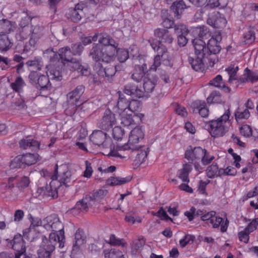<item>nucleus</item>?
I'll use <instances>...</instances> for the list:
<instances>
[{
    "mask_svg": "<svg viewBox=\"0 0 258 258\" xmlns=\"http://www.w3.org/2000/svg\"><path fill=\"white\" fill-rule=\"evenodd\" d=\"M250 113L247 109H242L239 107L235 112V117L237 120L242 119H247Z\"/></svg>",
    "mask_w": 258,
    "mask_h": 258,
    "instance_id": "3c124183",
    "label": "nucleus"
},
{
    "mask_svg": "<svg viewBox=\"0 0 258 258\" xmlns=\"http://www.w3.org/2000/svg\"><path fill=\"white\" fill-rule=\"evenodd\" d=\"M186 8V5L182 0H179L177 2H174L171 6V10L174 13L175 17L177 19L179 18V16L182 11Z\"/></svg>",
    "mask_w": 258,
    "mask_h": 258,
    "instance_id": "e433bc0d",
    "label": "nucleus"
},
{
    "mask_svg": "<svg viewBox=\"0 0 258 258\" xmlns=\"http://www.w3.org/2000/svg\"><path fill=\"white\" fill-rule=\"evenodd\" d=\"M124 135V131L119 126H115L112 129V135L115 140L121 139Z\"/></svg>",
    "mask_w": 258,
    "mask_h": 258,
    "instance_id": "338daca9",
    "label": "nucleus"
},
{
    "mask_svg": "<svg viewBox=\"0 0 258 258\" xmlns=\"http://www.w3.org/2000/svg\"><path fill=\"white\" fill-rule=\"evenodd\" d=\"M118 99L115 106L113 108L115 112L119 113V112H125L127 111L129 101L125 97L123 94L120 91L117 92Z\"/></svg>",
    "mask_w": 258,
    "mask_h": 258,
    "instance_id": "b1692460",
    "label": "nucleus"
},
{
    "mask_svg": "<svg viewBox=\"0 0 258 258\" xmlns=\"http://www.w3.org/2000/svg\"><path fill=\"white\" fill-rule=\"evenodd\" d=\"M52 181L49 185L45 186L38 187L36 194L37 196H41L43 198H51L52 199L56 198L58 196L57 187L55 186L56 182H57V176L56 174L51 176Z\"/></svg>",
    "mask_w": 258,
    "mask_h": 258,
    "instance_id": "9d476101",
    "label": "nucleus"
},
{
    "mask_svg": "<svg viewBox=\"0 0 258 258\" xmlns=\"http://www.w3.org/2000/svg\"><path fill=\"white\" fill-rule=\"evenodd\" d=\"M154 35L159 39L151 37L148 42L153 49L156 52L157 54L154 56L153 64L150 69L156 71L162 62L165 65L170 64V57L169 56L166 47L162 43L171 44L173 41V38L169 31L164 28H157L154 30Z\"/></svg>",
    "mask_w": 258,
    "mask_h": 258,
    "instance_id": "f257e3e1",
    "label": "nucleus"
},
{
    "mask_svg": "<svg viewBox=\"0 0 258 258\" xmlns=\"http://www.w3.org/2000/svg\"><path fill=\"white\" fill-rule=\"evenodd\" d=\"M244 42L245 44L251 43L255 39V34L252 30H249L243 35Z\"/></svg>",
    "mask_w": 258,
    "mask_h": 258,
    "instance_id": "0e129e2a",
    "label": "nucleus"
},
{
    "mask_svg": "<svg viewBox=\"0 0 258 258\" xmlns=\"http://www.w3.org/2000/svg\"><path fill=\"white\" fill-rule=\"evenodd\" d=\"M11 169L18 168H25V165L23 161L22 155H18L11 162L10 165Z\"/></svg>",
    "mask_w": 258,
    "mask_h": 258,
    "instance_id": "6e6d98bb",
    "label": "nucleus"
},
{
    "mask_svg": "<svg viewBox=\"0 0 258 258\" xmlns=\"http://www.w3.org/2000/svg\"><path fill=\"white\" fill-rule=\"evenodd\" d=\"M56 235L50 234L49 239L42 236V241L37 251L38 258H50L51 253L54 250L56 243Z\"/></svg>",
    "mask_w": 258,
    "mask_h": 258,
    "instance_id": "423d86ee",
    "label": "nucleus"
},
{
    "mask_svg": "<svg viewBox=\"0 0 258 258\" xmlns=\"http://www.w3.org/2000/svg\"><path fill=\"white\" fill-rule=\"evenodd\" d=\"M124 93L133 97L142 98L144 96V92L137 85L129 83L124 86L123 89Z\"/></svg>",
    "mask_w": 258,
    "mask_h": 258,
    "instance_id": "6ab92c4d",
    "label": "nucleus"
},
{
    "mask_svg": "<svg viewBox=\"0 0 258 258\" xmlns=\"http://www.w3.org/2000/svg\"><path fill=\"white\" fill-rule=\"evenodd\" d=\"M50 79L56 81H60L62 79L61 73L59 70L55 69H51L49 71Z\"/></svg>",
    "mask_w": 258,
    "mask_h": 258,
    "instance_id": "69168bd1",
    "label": "nucleus"
},
{
    "mask_svg": "<svg viewBox=\"0 0 258 258\" xmlns=\"http://www.w3.org/2000/svg\"><path fill=\"white\" fill-rule=\"evenodd\" d=\"M116 122L115 115L110 110H106L101 119L98 122L97 125L102 130L108 131L113 127Z\"/></svg>",
    "mask_w": 258,
    "mask_h": 258,
    "instance_id": "ddd939ff",
    "label": "nucleus"
},
{
    "mask_svg": "<svg viewBox=\"0 0 258 258\" xmlns=\"http://www.w3.org/2000/svg\"><path fill=\"white\" fill-rule=\"evenodd\" d=\"M108 194V190L104 189H100L95 191H93L88 195L90 197L91 201H92L93 204L94 205L96 201L103 199Z\"/></svg>",
    "mask_w": 258,
    "mask_h": 258,
    "instance_id": "ea45409f",
    "label": "nucleus"
},
{
    "mask_svg": "<svg viewBox=\"0 0 258 258\" xmlns=\"http://www.w3.org/2000/svg\"><path fill=\"white\" fill-rule=\"evenodd\" d=\"M106 51L100 44L94 43L89 53V56L96 62L102 61L106 63H111L115 59L114 56V48L107 47Z\"/></svg>",
    "mask_w": 258,
    "mask_h": 258,
    "instance_id": "7ed1b4c3",
    "label": "nucleus"
},
{
    "mask_svg": "<svg viewBox=\"0 0 258 258\" xmlns=\"http://www.w3.org/2000/svg\"><path fill=\"white\" fill-rule=\"evenodd\" d=\"M15 179V177H11L9 178L8 182L3 183L1 185V189L2 192H8L10 193L12 189L14 187V181Z\"/></svg>",
    "mask_w": 258,
    "mask_h": 258,
    "instance_id": "09e8293b",
    "label": "nucleus"
},
{
    "mask_svg": "<svg viewBox=\"0 0 258 258\" xmlns=\"http://www.w3.org/2000/svg\"><path fill=\"white\" fill-rule=\"evenodd\" d=\"M195 238V236L193 235L186 234L179 240V244L181 247H184L187 244L192 243Z\"/></svg>",
    "mask_w": 258,
    "mask_h": 258,
    "instance_id": "bf43d9fd",
    "label": "nucleus"
},
{
    "mask_svg": "<svg viewBox=\"0 0 258 258\" xmlns=\"http://www.w3.org/2000/svg\"><path fill=\"white\" fill-rule=\"evenodd\" d=\"M156 85V81L155 79L145 78L144 81L143 87L144 93H149L152 92Z\"/></svg>",
    "mask_w": 258,
    "mask_h": 258,
    "instance_id": "49530a36",
    "label": "nucleus"
},
{
    "mask_svg": "<svg viewBox=\"0 0 258 258\" xmlns=\"http://www.w3.org/2000/svg\"><path fill=\"white\" fill-rule=\"evenodd\" d=\"M207 59L206 57L196 55L195 58L189 57L188 62L195 71L203 72L205 70V64H209V61H206Z\"/></svg>",
    "mask_w": 258,
    "mask_h": 258,
    "instance_id": "4be33fe9",
    "label": "nucleus"
},
{
    "mask_svg": "<svg viewBox=\"0 0 258 258\" xmlns=\"http://www.w3.org/2000/svg\"><path fill=\"white\" fill-rule=\"evenodd\" d=\"M44 228L47 231H51L50 234H54L56 243L59 242V247L64 239L63 226L58 217L56 215H51L44 219ZM63 246H62V247Z\"/></svg>",
    "mask_w": 258,
    "mask_h": 258,
    "instance_id": "f03ea898",
    "label": "nucleus"
},
{
    "mask_svg": "<svg viewBox=\"0 0 258 258\" xmlns=\"http://www.w3.org/2000/svg\"><path fill=\"white\" fill-rule=\"evenodd\" d=\"M84 91V86L83 85H79L67 94V100L68 103L71 105V110L70 111H69V108L66 109L67 114L72 115L75 113L77 110V106L81 104L80 101V99Z\"/></svg>",
    "mask_w": 258,
    "mask_h": 258,
    "instance_id": "0eeeda50",
    "label": "nucleus"
},
{
    "mask_svg": "<svg viewBox=\"0 0 258 258\" xmlns=\"http://www.w3.org/2000/svg\"><path fill=\"white\" fill-rule=\"evenodd\" d=\"M71 51L73 55H80L84 49V46L81 42L73 44Z\"/></svg>",
    "mask_w": 258,
    "mask_h": 258,
    "instance_id": "052dcab7",
    "label": "nucleus"
},
{
    "mask_svg": "<svg viewBox=\"0 0 258 258\" xmlns=\"http://www.w3.org/2000/svg\"><path fill=\"white\" fill-rule=\"evenodd\" d=\"M120 123L124 126L140 124L144 117V114H128L127 111L119 112Z\"/></svg>",
    "mask_w": 258,
    "mask_h": 258,
    "instance_id": "f8f14e48",
    "label": "nucleus"
},
{
    "mask_svg": "<svg viewBox=\"0 0 258 258\" xmlns=\"http://www.w3.org/2000/svg\"><path fill=\"white\" fill-rule=\"evenodd\" d=\"M131 179L129 176L125 177H111L107 180L106 183L111 186L120 185L129 182Z\"/></svg>",
    "mask_w": 258,
    "mask_h": 258,
    "instance_id": "c9c22d12",
    "label": "nucleus"
},
{
    "mask_svg": "<svg viewBox=\"0 0 258 258\" xmlns=\"http://www.w3.org/2000/svg\"><path fill=\"white\" fill-rule=\"evenodd\" d=\"M238 70V67L235 65H231L225 69V72L227 73L229 76L228 82L229 83H233L234 81H237L238 84L240 83L239 82L240 77H238L237 75Z\"/></svg>",
    "mask_w": 258,
    "mask_h": 258,
    "instance_id": "c756f323",
    "label": "nucleus"
},
{
    "mask_svg": "<svg viewBox=\"0 0 258 258\" xmlns=\"http://www.w3.org/2000/svg\"><path fill=\"white\" fill-rule=\"evenodd\" d=\"M100 62L101 61L95 62L93 67V69L98 76L101 77H104L105 75V68H104L103 67Z\"/></svg>",
    "mask_w": 258,
    "mask_h": 258,
    "instance_id": "e2e57ef3",
    "label": "nucleus"
},
{
    "mask_svg": "<svg viewBox=\"0 0 258 258\" xmlns=\"http://www.w3.org/2000/svg\"><path fill=\"white\" fill-rule=\"evenodd\" d=\"M25 167L35 164L37 162V156L34 154L28 153L22 155Z\"/></svg>",
    "mask_w": 258,
    "mask_h": 258,
    "instance_id": "de8ad7c7",
    "label": "nucleus"
},
{
    "mask_svg": "<svg viewBox=\"0 0 258 258\" xmlns=\"http://www.w3.org/2000/svg\"><path fill=\"white\" fill-rule=\"evenodd\" d=\"M72 181L71 172L70 171L67 170L59 176V180L56 182L58 186L64 185L66 186H68V183H70Z\"/></svg>",
    "mask_w": 258,
    "mask_h": 258,
    "instance_id": "a19ab883",
    "label": "nucleus"
},
{
    "mask_svg": "<svg viewBox=\"0 0 258 258\" xmlns=\"http://www.w3.org/2000/svg\"><path fill=\"white\" fill-rule=\"evenodd\" d=\"M46 53L50 54V60L54 61L59 55L60 59L63 64L73 58V54L71 48L69 46H64L58 50L57 53L52 50V49H47Z\"/></svg>",
    "mask_w": 258,
    "mask_h": 258,
    "instance_id": "9b49d317",
    "label": "nucleus"
},
{
    "mask_svg": "<svg viewBox=\"0 0 258 258\" xmlns=\"http://www.w3.org/2000/svg\"><path fill=\"white\" fill-rule=\"evenodd\" d=\"M43 28L39 26H35L34 27L31 26L30 39L29 41L30 47L26 45L24 48V51L28 52L32 48H34L39 40L42 36Z\"/></svg>",
    "mask_w": 258,
    "mask_h": 258,
    "instance_id": "4468645a",
    "label": "nucleus"
},
{
    "mask_svg": "<svg viewBox=\"0 0 258 258\" xmlns=\"http://www.w3.org/2000/svg\"><path fill=\"white\" fill-rule=\"evenodd\" d=\"M196 56L207 58V49L206 43L201 39L196 38L192 41Z\"/></svg>",
    "mask_w": 258,
    "mask_h": 258,
    "instance_id": "5701e85b",
    "label": "nucleus"
},
{
    "mask_svg": "<svg viewBox=\"0 0 258 258\" xmlns=\"http://www.w3.org/2000/svg\"><path fill=\"white\" fill-rule=\"evenodd\" d=\"M141 102L137 100L132 99L129 101L128 107L127 110L130 111L132 113L135 114H142L139 113V111L141 109Z\"/></svg>",
    "mask_w": 258,
    "mask_h": 258,
    "instance_id": "a18cd8bd",
    "label": "nucleus"
},
{
    "mask_svg": "<svg viewBox=\"0 0 258 258\" xmlns=\"http://www.w3.org/2000/svg\"><path fill=\"white\" fill-rule=\"evenodd\" d=\"M12 248L18 252L15 254L16 258H20V256L25 251V242L12 244Z\"/></svg>",
    "mask_w": 258,
    "mask_h": 258,
    "instance_id": "864d4df0",
    "label": "nucleus"
},
{
    "mask_svg": "<svg viewBox=\"0 0 258 258\" xmlns=\"http://www.w3.org/2000/svg\"><path fill=\"white\" fill-rule=\"evenodd\" d=\"M11 42L8 36L6 34L0 35V51H6L12 46Z\"/></svg>",
    "mask_w": 258,
    "mask_h": 258,
    "instance_id": "37998d69",
    "label": "nucleus"
},
{
    "mask_svg": "<svg viewBox=\"0 0 258 258\" xmlns=\"http://www.w3.org/2000/svg\"><path fill=\"white\" fill-rule=\"evenodd\" d=\"M19 145L20 148L23 149L36 150L39 147V143L33 139L26 137L20 141Z\"/></svg>",
    "mask_w": 258,
    "mask_h": 258,
    "instance_id": "cd10ccee",
    "label": "nucleus"
},
{
    "mask_svg": "<svg viewBox=\"0 0 258 258\" xmlns=\"http://www.w3.org/2000/svg\"><path fill=\"white\" fill-rule=\"evenodd\" d=\"M26 105L24 99L19 95L14 98L12 102L11 108L13 110H20L25 109Z\"/></svg>",
    "mask_w": 258,
    "mask_h": 258,
    "instance_id": "4c0bfd02",
    "label": "nucleus"
},
{
    "mask_svg": "<svg viewBox=\"0 0 258 258\" xmlns=\"http://www.w3.org/2000/svg\"><path fill=\"white\" fill-rule=\"evenodd\" d=\"M84 8L83 4H78L74 8L69 9V12L66 14L68 18L74 22H79L84 15Z\"/></svg>",
    "mask_w": 258,
    "mask_h": 258,
    "instance_id": "aec40b11",
    "label": "nucleus"
},
{
    "mask_svg": "<svg viewBox=\"0 0 258 258\" xmlns=\"http://www.w3.org/2000/svg\"><path fill=\"white\" fill-rule=\"evenodd\" d=\"M16 23L6 19L0 20V34H6L14 31Z\"/></svg>",
    "mask_w": 258,
    "mask_h": 258,
    "instance_id": "2f4dec72",
    "label": "nucleus"
},
{
    "mask_svg": "<svg viewBox=\"0 0 258 258\" xmlns=\"http://www.w3.org/2000/svg\"><path fill=\"white\" fill-rule=\"evenodd\" d=\"M115 53H117L118 60L120 62H124L129 57L128 51L125 49H118V50L116 49Z\"/></svg>",
    "mask_w": 258,
    "mask_h": 258,
    "instance_id": "13d9d810",
    "label": "nucleus"
},
{
    "mask_svg": "<svg viewBox=\"0 0 258 258\" xmlns=\"http://www.w3.org/2000/svg\"><path fill=\"white\" fill-rule=\"evenodd\" d=\"M207 22L214 28H220L225 26L227 21L223 15L216 12L209 15Z\"/></svg>",
    "mask_w": 258,
    "mask_h": 258,
    "instance_id": "2eb2a0df",
    "label": "nucleus"
},
{
    "mask_svg": "<svg viewBox=\"0 0 258 258\" xmlns=\"http://www.w3.org/2000/svg\"><path fill=\"white\" fill-rule=\"evenodd\" d=\"M99 44H100L102 48L108 51L106 49L107 47L114 48V56L115 57L116 49L118 47V43L108 35H100L98 39Z\"/></svg>",
    "mask_w": 258,
    "mask_h": 258,
    "instance_id": "412c9836",
    "label": "nucleus"
},
{
    "mask_svg": "<svg viewBox=\"0 0 258 258\" xmlns=\"http://www.w3.org/2000/svg\"><path fill=\"white\" fill-rule=\"evenodd\" d=\"M211 224H212L213 227L214 228H219L221 226V231L222 232H226L229 224V221L227 219L223 221L222 218L218 216H214V218L211 219Z\"/></svg>",
    "mask_w": 258,
    "mask_h": 258,
    "instance_id": "7c9ffc66",
    "label": "nucleus"
},
{
    "mask_svg": "<svg viewBox=\"0 0 258 258\" xmlns=\"http://www.w3.org/2000/svg\"><path fill=\"white\" fill-rule=\"evenodd\" d=\"M199 39H208L211 36L209 29L206 26H201L197 28Z\"/></svg>",
    "mask_w": 258,
    "mask_h": 258,
    "instance_id": "603ef678",
    "label": "nucleus"
},
{
    "mask_svg": "<svg viewBox=\"0 0 258 258\" xmlns=\"http://www.w3.org/2000/svg\"><path fill=\"white\" fill-rule=\"evenodd\" d=\"M187 149L185 153V158L189 163H194L195 161H200L205 149L201 147H195L193 149Z\"/></svg>",
    "mask_w": 258,
    "mask_h": 258,
    "instance_id": "dca6fc26",
    "label": "nucleus"
},
{
    "mask_svg": "<svg viewBox=\"0 0 258 258\" xmlns=\"http://www.w3.org/2000/svg\"><path fill=\"white\" fill-rule=\"evenodd\" d=\"M209 84L216 87L222 88L224 91L226 92H229L230 90L229 87L225 86L222 81V77L220 75H217L216 77L211 80Z\"/></svg>",
    "mask_w": 258,
    "mask_h": 258,
    "instance_id": "79ce46f5",
    "label": "nucleus"
},
{
    "mask_svg": "<svg viewBox=\"0 0 258 258\" xmlns=\"http://www.w3.org/2000/svg\"><path fill=\"white\" fill-rule=\"evenodd\" d=\"M207 101L209 104L221 103L222 102L221 95L218 92L213 91L207 98Z\"/></svg>",
    "mask_w": 258,
    "mask_h": 258,
    "instance_id": "5fc2aeb1",
    "label": "nucleus"
},
{
    "mask_svg": "<svg viewBox=\"0 0 258 258\" xmlns=\"http://www.w3.org/2000/svg\"><path fill=\"white\" fill-rule=\"evenodd\" d=\"M85 242V237L83 232L78 230L75 234V242L73 245L72 250L74 252L77 251L80 246Z\"/></svg>",
    "mask_w": 258,
    "mask_h": 258,
    "instance_id": "f704fd0d",
    "label": "nucleus"
},
{
    "mask_svg": "<svg viewBox=\"0 0 258 258\" xmlns=\"http://www.w3.org/2000/svg\"><path fill=\"white\" fill-rule=\"evenodd\" d=\"M222 40V36L218 34L215 35L208 41L207 44V59L209 61V65L213 67L214 64L218 61V58L216 54L219 53L221 50L219 45Z\"/></svg>",
    "mask_w": 258,
    "mask_h": 258,
    "instance_id": "39448f33",
    "label": "nucleus"
},
{
    "mask_svg": "<svg viewBox=\"0 0 258 258\" xmlns=\"http://www.w3.org/2000/svg\"><path fill=\"white\" fill-rule=\"evenodd\" d=\"M174 28L175 33L178 34V35L187 34L188 33V30L187 27L184 24H179L175 25Z\"/></svg>",
    "mask_w": 258,
    "mask_h": 258,
    "instance_id": "680f3d73",
    "label": "nucleus"
},
{
    "mask_svg": "<svg viewBox=\"0 0 258 258\" xmlns=\"http://www.w3.org/2000/svg\"><path fill=\"white\" fill-rule=\"evenodd\" d=\"M222 170L219 169L216 164H213L208 166L206 169L207 176L210 178H213L215 177L220 176L222 173Z\"/></svg>",
    "mask_w": 258,
    "mask_h": 258,
    "instance_id": "58836bf2",
    "label": "nucleus"
},
{
    "mask_svg": "<svg viewBox=\"0 0 258 258\" xmlns=\"http://www.w3.org/2000/svg\"><path fill=\"white\" fill-rule=\"evenodd\" d=\"M145 243V240L143 238L135 239L133 241V243L131 246L132 252L134 254H136L138 251L144 245Z\"/></svg>",
    "mask_w": 258,
    "mask_h": 258,
    "instance_id": "8fccbe9b",
    "label": "nucleus"
},
{
    "mask_svg": "<svg viewBox=\"0 0 258 258\" xmlns=\"http://www.w3.org/2000/svg\"><path fill=\"white\" fill-rule=\"evenodd\" d=\"M90 198V197L86 195L81 200L76 203L74 210L79 212H87L89 207L94 206L93 202L91 201Z\"/></svg>",
    "mask_w": 258,
    "mask_h": 258,
    "instance_id": "393cba45",
    "label": "nucleus"
},
{
    "mask_svg": "<svg viewBox=\"0 0 258 258\" xmlns=\"http://www.w3.org/2000/svg\"><path fill=\"white\" fill-rule=\"evenodd\" d=\"M240 133L242 136L249 137L252 136V129L249 125L244 124L240 127Z\"/></svg>",
    "mask_w": 258,
    "mask_h": 258,
    "instance_id": "774afa93",
    "label": "nucleus"
},
{
    "mask_svg": "<svg viewBox=\"0 0 258 258\" xmlns=\"http://www.w3.org/2000/svg\"><path fill=\"white\" fill-rule=\"evenodd\" d=\"M229 115L230 111L228 109L218 119L209 121L208 130L213 137H221L225 134L226 130L224 124L229 119Z\"/></svg>",
    "mask_w": 258,
    "mask_h": 258,
    "instance_id": "20e7f679",
    "label": "nucleus"
},
{
    "mask_svg": "<svg viewBox=\"0 0 258 258\" xmlns=\"http://www.w3.org/2000/svg\"><path fill=\"white\" fill-rule=\"evenodd\" d=\"M106 133L97 130L94 131L90 136V141L95 145L102 146L103 147H107Z\"/></svg>",
    "mask_w": 258,
    "mask_h": 258,
    "instance_id": "a211bd4d",
    "label": "nucleus"
},
{
    "mask_svg": "<svg viewBox=\"0 0 258 258\" xmlns=\"http://www.w3.org/2000/svg\"><path fill=\"white\" fill-rule=\"evenodd\" d=\"M192 106L194 112H198L203 117H206L209 115V109L204 101L197 100L193 102Z\"/></svg>",
    "mask_w": 258,
    "mask_h": 258,
    "instance_id": "a878e982",
    "label": "nucleus"
},
{
    "mask_svg": "<svg viewBox=\"0 0 258 258\" xmlns=\"http://www.w3.org/2000/svg\"><path fill=\"white\" fill-rule=\"evenodd\" d=\"M25 86V83L21 77H18L15 81L11 84V88L16 92H20Z\"/></svg>",
    "mask_w": 258,
    "mask_h": 258,
    "instance_id": "4d7b16f0",
    "label": "nucleus"
},
{
    "mask_svg": "<svg viewBox=\"0 0 258 258\" xmlns=\"http://www.w3.org/2000/svg\"><path fill=\"white\" fill-rule=\"evenodd\" d=\"M66 67L71 71H78L82 75L87 76L89 74L87 68H85L81 64V60L80 59L73 58L71 60L64 64Z\"/></svg>",
    "mask_w": 258,
    "mask_h": 258,
    "instance_id": "f3484780",
    "label": "nucleus"
},
{
    "mask_svg": "<svg viewBox=\"0 0 258 258\" xmlns=\"http://www.w3.org/2000/svg\"><path fill=\"white\" fill-rule=\"evenodd\" d=\"M26 64L30 69L40 71L43 66V62L41 57L35 56L33 59L28 60Z\"/></svg>",
    "mask_w": 258,
    "mask_h": 258,
    "instance_id": "72a5a7b5",
    "label": "nucleus"
},
{
    "mask_svg": "<svg viewBox=\"0 0 258 258\" xmlns=\"http://www.w3.org/2000/svg\"><path fill=\"white\" fill-rule=\"evenodd\" d=\"M105 258H124L122 252L117 248H111L110 250H104Z\"/></svg>",
    "mask_w": 258,
    "mask_h": 258,
    "instance_id": "c03bdc74",
    "label": "nucleus"
},
{
    "mask_svg": "<svg viewBox=\"0 0 258 258\" xmlns=\"http://www.w3.org/2000/svg\"><path fill=\"white\" fill-rule=\"evenodd\" d=\"M192 170L191 165L189 164H185L183 168L178 170L177 173V177L181 179L183 182L188 183L189 179L188 177L189 173Z\"/></svg>",
    "mask_w": 258,
    "mask_h": 258,
    "instance_id": "473e14b6",
    "label": "nucleus"
},
{
    "mask_svg": "<svg viewBox=\"0 0 258 258\" xmlns=\"http://www.w3.org/2000/svg\"><path fill=\"white\" fill-rule=\"evenodd\" d=\"M20 26L16 37L20 40L26 39L30 36L31 26L29 24H25L23 21L21 22Z\"/></svg>",
    "mask_w": 258,
    "mask_h": 258,
    "instance_id": "c85d7f7f",
    "label": "nucleus"
},
{
    "mask_svg": "<svg viewBox=\"0 0 258 258\" xmlns=\"http://www.w3.org/2000/svg\"><path fill=\"white\" fill-rule=\"evenodd\" d=\"M28 78L30 83L39 90L50 88L51 84L48 75L41 74L36 71H31Z\"/></svg>",
    "mask_w": 258,
    "mask_h": 258,
    "instance_id": "6e6552de",
    "label": "nucleus"
},
{
    "mask_svg": "<svg viewBox=\"0 0 258 258\" xmlns=\"http://www.w3.org/2000/svg\"><path fill=\"white\" fill-rule=\"evenodd\" d=\"M144 136V133L140 127H135L131 132L127 143L122 146L118 147L117 149L119 150H138L140 147L136 144L138 143L140 140L143 139Z\"/></svg>",
    "mask_w": 258,
    "mask_h": 258,
    "instance_id": "1a4fd4ad",
    "label": "nucleus"
},
{
    "mask_svg": "<svg viewBox=\"0 0 258 258\" xmlns=\"http://www.w3.org/2000/svg\"><path fill=\"white\" fill-rule=\"evenodd\" d=\"M257 81L258 73L250 70L247 68L244 71L243 77L240 76L239 80L240 83H245L247 82L254 83Z\"/></svg>",
    "mask_w": 258,
    "mask_h": 258,
    "instance_id": "bb28decb",
    "label": "nucleus"
}]
</instances>
